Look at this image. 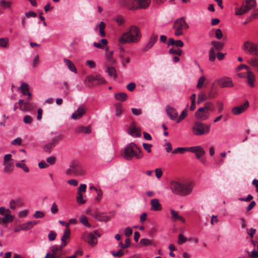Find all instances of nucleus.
Segmentation results:
<instances>
[{"label":"nucleus","instance_id":"nucleus-30","mask_svg":"<svg viewBox=\"0 0 258 258\" xmlns=\"http://www.w3.org/2000/svg\"><path fill=\"white\" fill-rule=\"evenodd\" d=\"M12 6V3L10 1L0 0V7L3 9H10Z\"/></svg>","mask_w":258,"mask_h":258},{"label":"nucleus","instance_id":"nucleus-16","mask_svg":"<svg viewBox=\"0 0 258 258\" xmlns=\"http://www.w3.org/2000/svg\"><path fill=\"white\" fill-rule=\"evenodd\" d=\"M166 111L167 115L171 120H174L177 117L178 112L175 108L167 105L166 107Z\"/></svg>","mask_w":258,"mask_h":258},{"label":"nucleus","instance_id":"nucleus-44","mask_svg":"<svg viewBox=\"0 0 258 258\" xmlns=\"http://www.w3.org/2000/svg\"><path fill=\"white\" fill-rule=\"evenodd\" d=\"M4 171L5 172H9L13 170V166L12 163L10 162H4Z\"/></svg>","mask_w":258,"mask_h":258},{"label":"nucleus","instance_id":"nucleus-54","mask_svg":"<svg viewBox=\"0 0 258 258\" xmlns=\"http://www.w3.org/2000/svg\"><path fill=\"white\" fill-rule=\"evenodd\" d=\"M122 113L121 106L119 104L115 105V115L116 116H119Z\"/></svg>","mask_w":258,"mask_h":258},{"label":"nucleus","instance_id":"nucleus-4","mask_svg":"<svg viewBox=\"0 0 258 258\" xmlns=\"http://www.w3.org/2000/svg\"><path fill=\"white\" fill-rule=\"evenodd\" d=\"M211 130L210 124L204 123L200 121H195L192 126L191 131L194 135L200 136L208 134Z\"/></svg>","mask_w":258,"mask_h":258},{"label":"nucleus","instance_id":"nucleus-50","mask_svg":"<svg viewBox=\"0 0 258 258\" xmlns=\"http://www.w3.org/2000/svg\"><path fill=\"white\" fill-rule=\"evenodd\" d=\"M196 158L198 159H200L201 157L205 154V151L203 149V148L201 147L200 148V149L198 150V151L195 153Z\"/></svg>","mask_w":258,"mask_h":258},{"label":"nucleus","instance_id":"nucleus-13","mask_svg":"<svg viewBox=\"0 0 258 258\" xmlns=\"http://www.w3.org/2000/svg\"><path fill=\"white\" fill-rule=\"evenodd\" d=\"M249 106L248 101H246L243 104L233 107L231 112L233 114L237 115L245 111Z\"/></svg>","mask_w":258,"mask_h":258},{"label":"nucleus","instance_id":"nucleus-23","mask_svg":"<svg viewBox=\"0 0 258 258\" xmlns=\"http://www.w3.org/2000/svg\"><path fill=\"white\" fill-rule=\"evenodd\" d=\"M21 91L24 95H27L28 99L30 101L31 99V93L29 92V86L28 84L22 83L21 86Z\"/></svg>","mask_w":258,"mask_h":258},{"label":"nucleus","instance_id":"nucleus-2","mask_svg":"<svg viewBox=\"0 0 258 258\" xmlns=\"http://www.w3.org/2000/svg\"><path fill=\"white\" fill-rule=\"evenodd\" d=\"M142 37L140 30L136 26H131L128 31L123 33L118 39V42L120 44L125 43H137L140 41Z\"/></svg>","mask_w":258,"mask_h":258},{"label":"nucleus","instance_id":"nucleus-53","mask_svg":"<svg viewBox=\"0 0 258 258\" xmlns=\"http://www.w3.org/2000/svg\"><path fill=\"white\" fill-rule=\"evenodd\" d=\"M186 241L187 238L184 237L182 233H180L178 237V243L179 244H181L183 243H185Z\"/></svg>","mask_w":258,"mask_h":258},{"label":"nucleus","instance_id":"nucleus-29","mask_svg":"<svg viewBox=\"0 0 258 258\" xmlns=\"http://www.w3.org/2000/svg\"><path fill=\"white\" fill-rule=\"evenodd\" d=\"M37 224V222L35 221H29L26 223L21 224V229L23 230H27L32 228L34 226Z\"/></svg>","mask_w":258,"mask_h":258},{"label":"nucleus","instance_id":"nucleus-58","mask_svg":"<svg viewBox=\"0 0 258 258\" xmlns=\"http://www.w3.org/2000/svg\"><path fill=\"white\" fill-rule=\"evenodd\" d=\"M207 97L206 95L204 93H201L198 95L197 103L199 104L205 101Z\"/></svg>","mask_w":258,"mask_h":258},{"label":"nucleus","instance_id":"nucleus-47","mask_svg":"<svg viewBox=\"0 0 258 258\" xmlns=\"http://www.w3.org/2000/svg\"><path fill=\"white\" fill-rule=\"evenodd\" d=\"M205 80L206 78L204 76H202L201 77H200V78L198 80V84L197 85V88L198 89H200L202 87L205 81Z\"/></svg>","mask_w":258,"mask_h":258},{"label":"nucleus","instance_id":"nucleus-10","mask_svg":"<svg viewBox=\"0 0 258 258\" xmlns=\"http://www.w3.org/2000/svg\"><path fill=\"white\" fill-rule=\"evenodd\" d=\"M209 116V107L207 106L199 108L195 113V117L201 120L207 119Z\"/></svg>","mask_w":258,"mask_h":258},{"label":"nucleus","instance_id":"nucleus-24","mask_svg":"<svg viewBox=\"0 0 258 258\" xmlns=\"http://www.w3.org/2000/svg\"><path fill=\"white\" fill-rule=\"evenodd\" d=\"M90 81H96L98 85L104 84L106 83V81L104 78L100 74H96L90 77Z\"/></svg>","mask_w":258,"mask_h":258},{"label":"nucleus","instance_id":"nucleus-38","mask_svg":"<svg viewBox=\"0 0 258 258\" xmlns=\"http://www.w3.org/2000/svg\"><path fill=\"white\" fill-rule=\"evenodd\" d=\"M79 221L83 225H84L86 227H91V225L89 223V222L88 221V218L86 216L82 215L79 218Z\"/></svg>","mask_w":258,"mask_h":258},{"label":"nucleus","instance_id":"nucleus-48","mask_svg":"<svg viewBox=\"0 0 258 258\" xmlns=\"http://www.w3.org/2000/svg\"><path fill=\"white\" fill-rule=\"evenodd\" d=\"M169 53L170 54H176L180 56L182 54V50L180 49H174L173 48H170L169 50Z\"/></svg>","mask_w":258,"mask_h":258},{"label":"nucleus","instance_id":"nucleus-39","mask_svg":"<svg viewBox=\"0 0 258 258\" xmlns=\"http://www.w3.org/2000/svg\"><path fill=\"white\" fill-rule=\"evenodd\" d=\"M211 44L213 47L216 49V50H220L223 47V44L221 42L218 41H213L211 42Z\"/></svg>","mask_w":258,"mask_h":258},{"label":"nucleus","instance_id":"nucleus-51","mask_svg":"<svg viewBox=\"0 0 258 258\" xmlns=\"http://www.w3.org/2000/svg\"><path fill=\"white\" fill-rule=\"evenodd\" d=\"M140 243L144 246H148L152 244V241L148 238H143L140 240Z\"/></svg>","mask_w":258,"mask_h":258},{"label":"nucleus","instance_id":"nucleus-14","mask_svg":"<svg viewBox=\"0 0 258 258\" xmlns=\"http://www.w3.org/2000/svg\"><path fill=\"white\" fill-rule=\"evenodd\" d=\"M86 109L84 105H81L71 116V118L77 120L82 117L86 113Z\"/></svg>","mask_w":258,"mask_h":258},{"label":"nucleus","instance_id":"nucleus-18","mask_svg":"<svg viewBox=\"0 0 258 258\" xmlns=\"http://www.w3.org/2000/svg\"><path fill=\"white\" fill-rule=\"evenodd\" d=\"M247 84L250 87H253L254 86V82L255 81V76L254 74L250 70L247 72Z\"/></svg>","mask_w":258,"mask_h":258},{"label":"nucleus","instance_id":"nucleus-52","mask_svg":"<svg viewBox=\"0 0 258 258\" xmlns=\"http://www.w3.org/2000/svg\"><path fill=\"white\" fill-rule=\"evenodd\" d=\"M201 147V146L191 147H186V151H189V152H191L194 153H196L198 151V150L199 149H200Z\"/></svg>","mask_w":258,"mask_h":258},{"label":"nucleus","instance_id":"nucleus-36","mask_svg":"<svg viewBox=\"0 0 258 258\" xmlns=\"http://www.w3.org/2000/svg\"><path fill=\"white\" fill-rule=\"evenodd\" d=\"M85 198L86 196H83V194H77L76 201L79 204H84L86 202Z\"/></svg>","mask_w":258,"mask_h":258},{"label":"nucleus","instance_id":"nucleus-46","mask_svg":"<svg viewBox=\"0 0 258 258\" xmlns=\"http://www.w3.org/2000/svg\"><path fill=\"white\" fill-rule=\"evenodd\" d=\"M54 146L53 144H51L50 142L46 144L44 146V150L47 152V153H50V152H51V150L53 148H54Z\"/></svg>","mask_w":258,"mask_h":258},{"label":"nucleus","instance_id":"nucleus-11","mask_svg":"<svg viewBox=\"0 0 258 258\" xmlns=\"http://www.w3.org/2000/svg\"><path fill=\"white\" fill-rule=\"evenodd\" d=\"M221 88H231L234 84L231 78L228 77L220 78L215 81Z\"/></svg>","mask_w":258,"mask_h":258},{"label":"nucleus","instance_id":"nucleus-33","mask_svg":"<svg viewBox=\"0 0 258 258\" xmlns=\"http://www.w3.org/2000/svg\"><path fill=\"white\" fill-rule=\"evenodd\" d=\"M98 27H99V32H100V36L101 37H105V35H106L105 31H104V29L105 28V23L103 21H101L100 23V24L96 27L95 30H97L98 28Z\"/></svg>","mask_w":258,"mask_h":258},{"label":"nucleus","instance_id":"nucleus-56","mask_svg":"<svg viewBox=\"0 0 258 258\" xmlns=\"http://www.w3.org/2000/svg\"><path fill=\"white\" fill-rule=\"evenodd\" d=\"M46 161L48 165H53L56 161V157L53 156L48 157L46 158Z\"/></svg>","mask_w":258,"mask_h":258},{"label":"nucleus","instance_id":"nucleus-34","mask_svg":"<svg viewBox=\"0 0 258 258\" xmlns=\"http://www.w3.org/2000/svg\"><path fill=\"white\" fill-rule=\"evenodd\" d=\"M248 63L254 68L258 73V58H252L248 60Z\"/></svg>","mask_w":258,"mask_h":258},{"label":"nucleus","instance_id":"nucleus-32","mask_svg":"<svg viewBox=\"0 0 258 258\" xmlns=\"http://www.w3.org/2000/svg\"><path fill=\"white\" fill-rule=\"evenodd\" d=\"M107 44H108V41L105 39H101L99 42H94L93 43V45L95 47H96L98 48H100V49L104 48L103 45H107Z\"/></svg>","mask_w":258,"mask_h":258},{"label":"nucleus","instance_id":"nucleus-37","mask_svg":"<svg viewBox=\"0 0 258 258\" xmlns=\"http://www.w3.org/2000/svg\"><path fill=\"white\" fill-rule=\"evenodd\" d=\"M107 73L109 76L113 77L114 79L117 78V74L115 69L113 67H108Z\"/></svg>","mask_w":258,"mask_h":258},{"label":"nucleus","instance_id":"nucleus-15","mask_svg":"<svg viewBox=\"0 0 258 258\" xmlns=\"http://www.w3.org/2000/svg\"><path fill=\"white\" fill-rule=\"evenodd\" d=\"M137 6H132L131 9L136 10L139 9H146L148 8L151 3V0H135Z\"/></svg>","mask_w":258,"mask_h":258},{"label":"nucleus","instance_id":"nucleus-17","mask_svg":"<svg viewBox=\"0 0 258 258\" xmlns=\"http://www.w3.org/2000/svg\"><path fill=\"white\" fill-rule=\"evenodd\" d=\"M71 231L69 228H66L63 232V235L61 238V247H64L67 244V240L70 239Z\"/></svg>","mask_w":258,"mask_h":258},{"label":"nucleus","instance_id":"nucleus-7","mask_svg":"<svg viewBox=\"0 0 258 258\" xmlns=\"http://www.w3.org/2000/svg\"><path fill=\"white\" fill-rule=\"evenodd\" d=\"M242 49L248 54L258 56V42L247 40L244 42Z\"/></svg>","mask_w":258,"mask_h":258},{"label":"nucleus","instance_id":"nucleus-64","mask_svg":"<svg viewBox=\"0 0 258 258\" xmlns=\"http://www.w3.org/2000/svg\"><path fill=\"white\" fill-rule=\"evenodd\" d=\"M23 121L26 124H30L32 122L33 119L31 116L26 115L24 117Z\"/></svg>","mask_w":258,"mask_h":258},{"label":"nucleus","instance_id":"nucleus-26","mask_svg":"<svg viewBox=\"0 0 258 258\" xmlns=\"http://www.w3.org/2000/svg\"><path fill=\"white\" fill-rule=\"evenodd\" d=\"M151 210L154 211H158L162 210V206L157 199H152L151 201Z\"/></svg>","mask_w":258,"mask_h":258},{"label":"nucleus","instance_id":"nucleus-61","mask_svg":"<svg viewBox=\"0 0 258 258\" xmlns=\"http://www.w3.org/2000/svg\"><path fill=\"white\" fill-rule=\"evenodd\" d=\"M86 65L91 69L95 68L96 67L95 62L91 60H88L86 61Z\"/></svg>","mask_w":258,"mask_h":258},{"label":"nucleus","instance_id":"nucleus-60","mask_svg":"<svg viewBox=\"0 0 258 258\" xmlns=\"http://www.w3.org/2000/svg\"><path fill=\"white\" fill-rule=\"evenodd\" d=\"M186 115H187V114H186L185 110H183L181 112L179 117L177 118V119L176 120V122L179 123V122H180L181 120H182L185 117V116Z\"/></svg>","mask_w":258,"mask_h":258},{"label":"nucleus","instance_id":"nucleus-57","mask_svg":"<svg viewBox=\"0 0 258 258\" xmlns=\"http://www.w3.org/2000/svg\"><path fill=\"white\" fill-rule=\"evenodd\" d=\"M185 151H186V147L177 148L173 151L172 153L173 154H182Z\"/></svg>","mask_w":258,"mask_h":258},{"label":"nucleus","instance_id":"nucleus-8","mask_svg":"<svg viewBox=\"0 0 258 258\" xmlns=\"http://www.w3.org/2000/svg\"><path fill=\"white\" fill-rule=\"evenodd\" d=\"M256 7V2L255 0H246L245 3L240 8L235 9V14L236 15H242L249 11L253 10Z\"/></svg>","mask_w":258,"mask_h":258},{"label":"nucleus","instance_id":"nucleus-43","mask_svg":"<svg viewBox=\"0 0 258 258\" xmlns=\"http://www.w3.org/2000/svg\"><path fill=\"white\" fill-rule=\"evenodd\" d=\"M13 219L14 218L13 216L10 214H7L5 216V217L3 218L2 222L5 224L8 222H12Z\"/></svg>","mask_w":258,"mask_h":258},{"label":"nucleus","instance_id":"nucleus-31","mask_svg":"<svg viewBox=\"0 0 258 258\" xmlns=\"http://www.w3.org/2000/svg\"><path fill=\"white\" fill-rule=\"evenodd\" d=\"M114 96L116 100L122 102L125 101L127 98V94L123 92L116 93L114 95Z\"/></svg>","mask_w":258,"mask_h":258},{"label":"nucleus","instance_id":"nucleus-3","mask_svg":"<svg viewBox=\"0 0 258 258\" xmlns=\"http://www.w3.org/2000/svg\"><path fill=\"white\" fill-rule=\"evenodd\" d=\"M143 156L140 148L134 143L128 144L124 149V158L127 160H131L134 157L140 159Z\"/></svg>","mask_w":258,"mask_h":258},{"label":"nucleus","instance_id":"nucleus-12","mask_svg":"<svg viewBox=\"0 0 258 258\" xmlns=\"http://www.w3.org/2000/svg\"><path fill=\"white\" fill-rule=\"evenodd\" d=\"M158 39V36L155 34H152L150 36L148 43L145 45L142 48L143 52H146L151 49L156 42Z\"/></svg>","mask_w":258,"mask_h":258},{"label":"nucleus","instance_id":"nucleus-25","mask_svg":"<svg viewBox=\"0 0 258 258\" xmlns=\"http://www.w3.org/2000/svg\"><path fill=\"white\" fill-rule=\"evenodd\" d=\"M170 212L171 214V220L172 221H175L177 220H180L183 223L185 222V219L180 216L178 213L173 209H170Z\"/></svg>","mask_w":258,"mask_h":258},{"label":"nucleus","instance_id":"nucleus-20","mask_svg":"<svg viewBox=\"0 0 258 258\" xmlns=\"http://www.w3.org/2000/svg\"><path fill=\"white\" fill-rule=\"evenodd\" d=\"M20 109L23 111H28L31 110L32 104L29 103V100L24 102V100L20 99L19 101Z\"/></svg>","mask_w":258,"mask_h":258},{"label":"nucleus","instance_id":"nucleus-59","mask_svg":"<svg viewBox=\"0 0 258 258\" xmlns=\"http://www.w3.org/2000/svg\"><path fill=\"white\" fill-rule=\"evenodd\" d=\"M50 211L52 214H55L58 211V209L55 203H53L51 206Z\"/></svg>","mask_w":258,"mask_h":258},{"label":"nucleus","instance_id":"nucleus-41","mask_svg":"<svg viewBox=\"0 0 258 258\" xmlns=\"http://www.w3.org/2000/svg\"><path fill=\"white\" fill-rule=\"evenodd\" d=\"M60 89L63 90L65 95H68L69 92V85L67 82H63L62 86L60 87Z\"/></svg>","mask_w":258,"mask_h":258},{"label":"nucleus","instance_id":"nucleus-40","mask_svg":"<svg viewBox=\"0 0 258 258\" xmlns=\"http://www.w3.org/2000/svg\"><path fill=\"white\" fill-rule=\"evenodd\" d=\"M216 49H215L213 47H212L209 52V60L211 61H214L216 59Z\"/></svg>","mask_w":258,"mask_h":258},{"label":"nucleus","instance_id":"nucleus-6","mask_svg":"<svg viewBox=\"0 0 258 258\" xmlns=\"http://www.w3.org/2000/svg\"><path fill=\"white\" fill-rule=\"evenodd\" d=\"M173 28L175 31V35L179 36L183 34L184 31L189 28V26L184 17H182L174 22Z\"/></svg>","mask_w":258,"mask_h":258},{"label":"nucleus","instance_id":"nucleus-45","mask_svg":"<svg viewBox=\"0 0 258 258\" xmlns=\"http://www.w3.org/2000/svg\"><path fill=\"white\" fill-rule=\"evenodd\" d=\"M8 38H0V46L3 48H6L9 43Z\"/></svg>","mask_w":258,"mask_h":258},{"label":"nucleus","instance_id":"nucleus-28","mask_svg":"<svg viewBox=\"0 0 258 258\" xmlns=\"http://www.w3.org/2000/svg\"><path fill=\"white\" fill-rule=\"evenodd\" d=\"M63 61L65 63V64L67 66L68 69L71 71V72L77 74V70L75 66V64L73 63V62L70 59L67 58H64L63 59Z\"/></svg>","mask_w":258,"mask_h":258},{"label":"nucleus","instance_id":"nucleus-27","mask_svg":"<svg viewBox=\"0 0 258 258\" xmlns=\"http://www.w3.org/2000/svg\"><path fill=\"white\" fill-rule=\"evenodd\" d=\"M128 132L130 135L134 137L138 138L141 136V130L135 126H131L128 130Z\"/></svg>","mask_w":258,"mask_h":258},{"label":"nucleus","instance_id":"nucleus-1","mask_svg":"<svg viewBox=\"0 0 258 258\" xmlns=\"http://www.w3.org/2000/svg\"><path fill=\"white\" fill-rule=\"evenodd\" d=\"M194 186V182L191 181L179 182L172 180L169 184V188L173 194L183 197L190 195Z\"/></svg>","mask_w":258,"mask_h":258},{"label":"nucleus","instance_id":"nucleus-55","mask_svg":"<svg viewBox=\"0 0 258 258\" xmlns=\"http://www.w3.org/2000/svg\"><path fill=\"white\" fill-rule=\"evenodd\" d=\"M45 216V213L40 211H36L33 215L35 218H42Z\"/></svg>","mask_w":258,"mask_h":258},{"label":"nucleus","instance_id":"nucleus-42","mask_svg":"<svg viewBox=\"0 0 258 258\" xmlns=\"http://www.w3.org/2000/svg\"><path fill=\"white\" fill-rule=\"evenodd\" d=\"M24 160L22 161V163H17L16 164V166L17 167L21 168L25 172H28L29 171L28 167L26 166V165L24 163Z\"/></svg>","mask_w":258,"mask_h":258},{"label":"nucleus","instance_id":"nucleus-21","mask_svg":"<svg viewBox=\"0 0 258 258\" xmlns=\"http://www.w3.org/2000/svg\"><path fill=\"white\" fill-rule=\"evenodd\" d=\"M75 132L76 133H83L88 134L91 132L90 126H84L83 125H79L75 128Z\"/></svg>","mask_w":258,"mask_h":258},{"label":"nucleus","instance_id":"nucleus-5","mask_svg":"<svg viewBox=\"0 0 258 258\" xmlns=\"http://www.w3.org/2000/svg\"><path fill=\"white\" fill-rule=\"evenodd\" d=\"M85 173V171L80 163L75 161L70 163L69 167L66 171V174L69 176H82Z\"/></svg>","mask_w":258,"mask_h":258},{"label":"nucleus","instance_id":"nucleus-22","mask_svg":"<svg viewBox=\"0 0 258 258\" xmlns=\"http://www.w3.org/2000/svg\"><path fill=\"white\" fill-rule=\"evenodd\" d=\"M84 240L92 246H94L97 242V238L92 233L87 234L86 237L84 238Z\"/></svg>","mask_w":258,"mask_h":258},{"label":"nucleus","instance_id":"nucleus-35","mask_svg":"<svg viewBox=\"0 0 258 258\" xmlns=\"http://www.w3.org/2000/svg\"><path fill=\"white\" fill-rule=\"evenodd\" d=\"M113 52L114 51L113 50H111L105 54L106 60L110 64H113L115 62L114 59L112 57Z\"/></svg>","mask_w":258,"mask_h":258},{"label":"nucleus","instance_id":"nucleus-63","mask_svg":"<svg viewBox=\"0 0 258 258\" xmlns=\"http://www.w3.org/2000/svg\"><path fill=\"white\" fill-rule=\"evenodd\" d=\"M56 236V233L53 231H50L48 234V239L50 241L54 240Z\"/></svg>","mask_w":258,"mask_h":258},{"label":"nucleus","instance_id":"nucleus-49","mask_svg":"<svg viewBox=\"0 0 258 258\" xmlns=\"http://www.w3.org/2000/svg\"><path fill=\"white\" fill-rule=\"evenodd\" d=\"M87 189V185L86 184H81L77 189V194H83L85 192Z\"/></svg>","mask_w":258,"mask_h":258},{"label":"nucleus","instance_id":"nucleus-62","mask_svg":"<svg viewBox=\"0 0 258 258\" xmlns=\"http://www.w3.org/2000/svg\"><path fill=\"white\" fill-rule=\"evenodd\" d=\"M158 226L157 225H155L152 228L150 229L148 231V234L150 236H153L157 231Z\"/></svg>","mask_w":258,"mask_h":258},{"label":"nucleus","instance_id":"nucleus-19","mask_svg":"<svg viewBox=\"0 0 258 258\" xmlns=\"http://www.w3.org/2000/svg\"><path fill=\"white\" fill-rule=\"evenodd\" d=\"M49 138L51 139L50 143L55 146L62 140V135L51 133L49 135Z\"/></svg>","mask_w":258,"mask_h":258},{"label":"nucleus","instance_id":"nucleus-9","mask_svg":"<svg viewBox=\"0 0 258 258\" xmlns=\"http://www.w3.org/2000/svg\"><path fill=\"white\" fill-rule=\"evenodd\" d=\"M63 248L61 247V245H52L50 248L51 253L47 252L45 258H62V250Z\"/></svg>","mask_w":258,"mask_h":258}]
</instances>
